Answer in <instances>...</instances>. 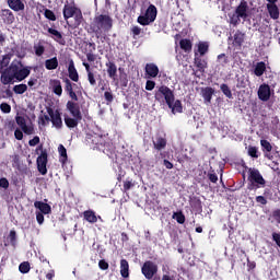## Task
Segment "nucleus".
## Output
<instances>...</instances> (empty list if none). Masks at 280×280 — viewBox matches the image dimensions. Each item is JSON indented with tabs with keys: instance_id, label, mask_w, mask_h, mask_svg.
Returning <instances> with one entry per match:
<instances>
[{
	"instance_id": "4468645a",
	"label": "nucleus",
	"mask_w": 280,
	"mask_h": 280,
	"mask_svg": "<svg viewBox=\"0 0 280 280\" xmlns=\"http://www.w3.org/2000/svg\"><path fill=\"white\" fill-rule=\"evenodd\" d=\"M153 148L158 152L165 150V148H167V138H165V136L158 135L155 140H153Z\"/></svg>"
},
{
	"instance_id": "09e8293b",
	"label": "nucleus",
	"mask_w": 280,
	"mask_h": 280,
	"mask_svg": "<svg viewBox=\"0 0 280 280\" xmlns=\"http://www.w3.org/2000/svg\"><path fill=\"white\" fill-rule=\"evenodd\" d=\"M0 187H2V189H8V187H10V182L8 180V178H0Z\"/></svg>"
},
{
	"instance_id": "f03ea898",
	"label": "nucleus",
	"mask_w": 280,
	"mask_h": 280,
	"mask_svg": "<svg viewBox=\"0 0 280 280\" xmlns=\"http://www.w3.org/2000/svg\"><path fill=\"white\" fill-rule=\"evenodd\" d=\"M247 180V189L249 191H257V189H262L266 187V179L264 178V175H261V172H259L257 168H248Z\"/></svg>"
},
{
	"instance_id": "412c9836",
	"label": "nucleus",
	"mask_w": 280,
	"mask_h": 280,
	"mask_svg": "<svg viewBox=\"0 0 280 280\" xmlns=\"http://www.w3.org/2000/svg\"><path fill=\"white\" fill-rule=\"evenodd\" d=\"M83 220L90 224H95V222H97V214H95L93 210H85L83 212Z\"/></svg>"
},
{
	"instance_id": "a19ab883",
	"label": "nucleus",
	"mask_w": 280,
	"mask_h": 280,
	"mask_svg": "<svg viewBox=\"0 0 280 280\" xmlns=\"http://www.w3.org/2000/svg\"><path fill=\"white\" fill-rule=\"evenodd\" d=\"M220 89H221L222 93L225 95V97H229V100H231V97H233V93L231 92V88H229V85L221 84Z\"/></svg>"
},
{
	"instance_id": "3c124183",
	"label": "nucleus",
	"mask_w": 280,
	"mask_h": 280,
	"mask_svg": "<svg viewBox=\"0 0 280 280\" xmlns=\"http://www.w3.org/2000/svg\"><path fill=\"white\" fill-rule=\"evenodd\" d=\"M156 86V83L154 81L148 80L145 83V90L147 91H154V88Z\"/></svg>"
},
{
	"instance_id": "7ed1b4c3",
	"label": "nucleus",
	"mask_w": 280,
	"mask_h": 280,
	"mask_svg": "<svg viewBox=\"0 0 280 280\" xmlns=\"http://www.w3.org/2000/svg\"><path fill=\"white\" fill-rule=\"evenodd\" d=\"M94 30L96 33L110 32L113 30V18L108 14H101L94 18Z\"/></svg>"
},
{
	"instance_id": "a211bd4d",
	"label": "nucleus",
	"mask_w": 280,
	"mask_h": 280,
	"mask_svg": "<svg viewBox=\"0 0 280 280\" xmlns=\"http://www.w3.org/2000/svg\"><path fill=\"white\" fill-rule=\"evenodd\" d=\"M49 86L55 95H62V83H60V80L58 79L50 80Z\"/></svg>"
},
{
	"instance_id": "bb28decb",
	"label": "nucleus",
	"mask_w": 280,
	"mask_h": 280,
	"mask_svg": "<svg viewBox=\"0 0 280 280\" xmlns=\"http://www.w3.org/2000/svg\"><path fill=\"white\" fill-rule=\"evenodd\" d=\"M213 93H215L213 88H205L201 90V95H202L206 104H209V102H211V97H213Z\"/></svg>"
},
{
	"instance_id": "c756f323",
	"label": "nucleus",
	"mask_w": 280,
	"mask_h": 280,
	"mask_svg": "<svg viewBox=\"0 0 280 280\" xmlns=\"http://www.w3.org/2000/svg\"><path fill=\"white\" fill-rule=\"evenodd\" d=\"M45 67L48 71H54V69H58V58L54 57V58L47 59L45 61Z\"/></svg>"
},
{
	"instance_id": "dca6fc26",
	"label": "nucleus",
	"mask_w": 280,
	"mask_h": 280,
	"mask_svg": "<svg viewBox=\"0 0 280 280\" xmlns=\"http://www.w3.org/2000/svg\"><path fill=\"white\" fill-rule=\"evenodd\" d=\"M144 71L147 78H156V75H159V66L155 63H147Z\"/></svg>"
},
{
	"instance_id": "de8ad7c7",
	"label": "nucleus",
	"mask_w": 280,
	"mask_h": 280,
	"mask_svg": "<svg viewBox=\"0 0 280 280\" xmlns=\"http://www.w3.org/2000/svg\"><path fill=\"white\" fill-rule=\"evenodd\" d=\"M44 14L49 21H56V14H54L51 10L46 9Z\"/></svg>"
},
{
	"instance_id": "13d9d810",
	"label": "nucleus",
	"mask_w": 280,
	"mask_h": 280,
	"mask_svg": "<svg viewBox=\"0 0 280 280\" xmlns=\"http://www.w3.org/2000/svg\"><path fill=\"white\" fill-rule=\"evenodd\" d=\"M88 80H89V82H90V84H91L92 86H95L96 81H95V75L93 74V72H89V73H88Z\"/></svg>"
},
{
	"instance_id": "a18cd8bd",
	"label": "nucleus",
	"mask_w": 280,
	"mask_h": 280,
	"mask_svg": "<svg viewBox=\"0 0 280 280\" xmlns=\"http://www.w3.org/2000/svg\"><path fill=\"white\" fill-rule=\"evenodd\" d=\"M208 178L210 183H213V184L218 183V174H215L214 171L208 173Z\"/></svg>"
},
{
	"instance_id": "9b49d317",
	"label": "nucleus",
	"mask_w": 280,
	"mask_h": 280,
	"mask_svg": "<svg viewBox=\"0 0 280 280\" xmlns=\"http://www.w3.org/2000/svg\"><path fill=\"white\" fill-rule=\"evenodd\" d=\"M47 113L50 117V121L57 130H60L62 128V117L60 116L59 110H54L51 107H47Z\"/></svg>"
},
{
	"instance_id": "20e7f679",
	"label": "nucleus",
	"mask_w": 280,
	"mask_h": 280,
	"mask_svg": "<svg viewBox=\"0 0 280 280\" xmlns=\"http://www.w3.org/2000/svg\"><path fill=\"white\" fill-rule=\"evenodd\" d=\"M155 98L165 100L167 106H180V101H175L174 91L166 85H161L155 92Z\"/></svg>"
},
{
	"instance_id": "680f3d73",
	"label": "nucleus",
	"mask_w": 280,
	"mask_h": 280,
	"mask_svg": "<svg viewBox=\"0 0 280 280\" xmlns=\"http://www.w3.org/2000/svg\"><path fill=\"white\" fill-rule=\"evenodd\" d=\"M172 114L176 115V113H183V106H170Z\"/></svg>"
},
{
	"instance_id": "39448f33",
	"label": "nucleus",
	"mask_w": 280,
	"mask_h": 280,
	"mask_svg": "<svg viewBox=\"0 0 280 280\" xmlns=\"http://www.w3.org/2000/svg\"><path fill=\"white\" fill-rule=\"evenodd\" d=\"M245 19H248V3L242 1L240 5L235 9V12L230 15V23L232 25H240V22Z\"/></svg>"
},
{
	"instance_id": "b1692460",
	"label": "nucleus",
	"mask_w": 280,
	"mask_h": 280,
	"mask_svg": "<svg viewBox=\"0 0 280 280\" xmlns=\"http://www.w3.org/2000/svg\"><path fill=\"white\" fill-rule=\"evenodd\" d=\"M190 207L197 213H202V201L198 197L190 198Z\"/></svg>"
},
{
	"instance_id": "052dcab7",
	"label": "nucleus",
	"mask_w": 280,
	"mask_h": 280,
	"mask_svg": "<svg viewBox=\"0 0 280 280\" xmlns=\"http://www.w3.org/2000/svg\"><path fill=\"white\" fill-rule=\"evenodd\" d=\"M98 267L101 270H108V264L104 259L98 261Z\"/></svg>"
},
{
	"instance_id": "6e6552de",
	"label": "nucleus",
	"mask_w": 280,
	"mask_h": 280,
	"mask_svg": "<svg viewBox=\"0 0 280 280\" xmlns=\"http://www.w3.org/2000/svg\"><path fill=\"white\" fill-rule=\"evenodd\" d=\"M156 21V7L154 4L149 5L144 15L138 16V23L140 25H150V23H154Z\"/></svg>"
},
{
	"instance_id": "0e129e2a",
	"label": "nucleus",
	"mask_w": 280,
	"mask_h": 280,
	"mask_svg": "<svg viewBox=\"0 0 280 280\" xmlns=\"http://www.w3.org/2000/svg\"><path fill=\"white\" fill-rule=\"evenodd\" d=\"M104 97H105L106 102H113V100H114V97H113V92L106 91V92L104 93Z\"/></svg>"
},
{
	"instance_id": "4c0bfd02",
	"label": "nucleus",
	"mask_w": 280,
	"mask_h": 280,
	"mask_svg": "<svg viewBox=\"0 0 280 280\" xmlns=\"http://www.w3.org/2000/svg\"><path fill=\"white\" fill-rule=\"evenodd\" d=\"M33 49L35 51V56L40 57L43 54H45V46L40 43L35 44Z\"/></svg>"
},
{
	"instance_id": "aec40b11",
	"label": "nucleus",
	"mask_w": 280,
	"mask_h": 280,
	"mask_svg": "<svg viewBox=\"0 0 280 280\" xmlns=\"http://www.w3.org/2000/svg\"><path fill=\"white\" fill-rule=\"evenodd\" d=\"M8 5L14 12H21V10H25V4L21 0H8Z\"/></svg>"
},
{
	"instance_id": "f257e3e1",
	"label": "nucleus",
	"mask_w": 280,
	"mask_h": 280,
	"mask_svg": "<svg viewBox=\"0 0 280 280\" xmlns=\"http://www.w3.org/2000/svg\"><path fill=\"white\" fill-rule=\"evenodd\" d=\"M68 110L70 113V116L68 114L63 115V121L67 126V128L73 129L78 128V125L86 115H89V109L83 106H68Z\"/></svg>"
},
{
	"instance_id": "8fccbe9b",
	"label": "nucleus",
	"mask_w": 280,
	"mask_h": 280,
	"mask_svg": "<svg viewBox=\"0 0 280 280\" xmlns=\"http://www.w3.org/2000/svg\"><path fill=\"white\" fill-rule=\"evenodd\" d=\"M218 62L220 65H226V62H229V59L226 58L225 54H221L218 56Z\"/></svg>"
},
{
	"instance_id": "e433bc0d",
	"label": "nucleus",
	"mask_w": 280,
	"mask_h": 280,
	"mask_svg": "<svg viewBox=\"0 0 280 280\" xmlns=\"http://www.w3.org/2000/svg\"><path fill=\"white\" fill-rule=\"evenodd\" d=\"M48 33L51 34L54 40H56L57 43H60V40H62V34L58 32V30L48 28Z\"/></svg>"
},
{
	"instance_id": "1a4fd4ad",
	"label": "nucleus",
	"mask_w": 280,
	"mask_h": 280,
	"mask_svg": "<svg viewBox=\"0 0 280 280\" xmlns=\"http://www.w3.org/2000/svg\"><path fill=\"white\" fill-rule=\"evenodd\" d=\"M11 67L13 68L15 80H18L19 82H23V80H25V78H27L31 73L28 68L23 67V63H21V61H13L11 63Z\"/></svg>"
},
{
	"instance_id": "c9c22d12",
	"label": "nucleus",
	"mask_w": 280,
	"mask_h": 280,
	"mask_svg": "<svg viewBox=\"0 0 280 280\" xmlns=\"http://www.w3.org/2000/svg\"><path fill=\"white\" fill-rule=\"evenodd\" d=\"M31 269L32 267L30 266L28 261H23L19 266V270L22 275H27V272H30Z\"/></svg>"
},
{
	"instance_id": "ddd939ff",
	"label": "nucleus",
	"mask_w": 280,
	"mask_h": 280,
	"mask_svg": "<svg viewBox=\"0 0 280 280\" xmlns=\"http://www.w3.org/2000/svg\"><path fill=\"white\" fill-rule=\"evenodd\" d=\"M2 84H11L15 79L14 77V68L12 67V63L9 68H7L2 73L0 78Z\"/></svg>"
},
{
	"instance_id": "2f4dec72",
	"label": "nucleus",
	"mask_w": 280,
	"mask_h": 280,
	"mask_svg": "<svg viewBox=\"0 0 280 280\" xmlns=\"http://www.w3.org/2000/svg\"><path fill=\"white\" fill-rule=\"evenodd\" d=\"M179 46H180V49H183L186 52H189L191 51L192 44H191V40L189 39H182L179 42Z\"/></svg>"
},
{
	"instance_id": "473e14b6",
	"label": "nucleus",
	"mask_w": 280,
	"mask_h": 280,
	"mask_svg": "<svg viewBox=\"0 0 280 280\" xmlns=\"http://www.w3.org/2000/svg\"><path fill=\"white\" fill-rule=\"evenodd\" d=\"M3 16H4V23L8 25H12L14 23V14L10 10L3 11Z\"/></svg>"
},
{
	"instance_id": "bf43d9fd",
	"label": "nucleus",
	"mask_w": 280,
	"mask_h": 280,
	"mask_svg": "<svg viewBox=\"0 0 280 280\" xmlns=\"http://www.w3.org/2000/svg\"><path fill=\"white\" fill-rule=\"evenodd\" d=\"M12 164L13 165H21V156L19 154L12 155Z\"/></svg>"
},
{
	"instance_id": "69168bd1",
	"label": "nucleus",
	"mask_w": 280,
	"mask_h": 280,
	"mask_svg": "<svg viewBox=\"0 0 280 280\" xmlns=\"http://www.w3.org/2000/svg\"><path fill=\"white\" fill-rule=\"evenodd\" d=\"M163 165H164V167H166V170H174V164L172 162H170L168 160H164Z\"/></svg>"
},
{
	"instance_id": "c85d7f7f",
	"label": "nucleus",
	"mask_w": 280,
	"mask_h": 280,
	"mask_svg": "<svg viewBox=\"0 0 280 280\" xmlns=\"http://www.w3.org/2000/svg\"><path fill=\"white\" fill-rule=\"evenodd\" d=\"M269 15L277 21L279 19V7L277 4H267Z\"/></svg>"
},
{
	"instance_id": "f704fd0d",
	"label": "nucleus",
	"mask_w": 280,
	"mask_h": 280,
	"mask_svg": "<svg viewBox=\"0 0 280 280\" xmlns=\"http://www.w3.org/2000/svg\"><path fill=\"white\" fill-rule=\"evenodd\" d=\"M172 218L173 220H176L177 224H183L185 222V214L183 211L174 212Z\"/></svg>"
},
{
	"instance_id": "79ce46f5",
	"label": "nucleus",
	"mask_w": 280,
	"mask_h": 280,
	"mask_svg": "<svg viewBox=\"0 0 280 280\" xmlns=\"http://www.w3.org/2000/svg\"><path fill=\"white\" fill-rule=\"evenodd\" d=\"M13 91L18 95H23V93H25V91H27V86L25 84H19V85L14 86Z\"/></svg>"
},
{
	"instance_id": "9d476101",
	"label": "nucleus",
	"mask_w": 280,
	"mask_h": 280,
	"mask_svg": "<svg viewBox=\"0 0 280 280\" xmlns=\"http://www.w3.org/2000/svg\"><path fill=\"white\" fill-rule=\"evenodd\" d=\"M37 163V171L42 176L47 175V163H48V155L47 150H42L40 155L36 160Z\"/></svg>"
},
{
	"instance_id": "6ab92c4d",
	"label": "nucleus",
	"mask_w": 280,
	"mask_h": 280,
	"mask_svg": "<svg viewBox=\"0 0 280 280\" xmlns=\"http://www.w3.org/2000/svg\"><path fill=\"white\" fill-rule=\"evenodd\" d=\"M120 275L122 279H128V277H130V265L126 259L120 260Z\"/></svg>"
},
{
	"instance_id": "e2e57ef3",
	"label": "nucleus",
	"mask_w": 280,
	"mask_h": 280,
	"mask_svg": "<svg viewBox=\"0 0 280 280\" xmlns=\"http://www.w3.org/2000/svg\"><path fill=\"white\" fill-rule=\"evenodd\" d=\"M256 202H258L259 205H268V200L264 196H257Z\"/></svg>"
},
{
	"instance_id": "49530a36",
	"label": "nucleus",
	"mask_w": 280,
	"mask_h": 280,
	"mask_svg": "<svg viewBox=\"0 0 280 280\" xmlns=\"http://www.w3.org/2000/svg\"><path fill=\"white\" fill-rule=\"evenodd\" d=\"M40 143V138L38 136H35L33 139L28 141V145L31 148H34L35 145H38Z\"/></svg>"
},
{
	"instance_id": "cd10ccee",
	"label": "nucleus",
	"mask_w": 280,
	"mask_h": 280,
	"mask_svg": "<svg viewBox=\"0 0 280 280\" xmlns=\"http://www.w3.org/2000/svg\"><path fill=\"white\" fill-rule=\"evenodd\" d=\"M58 152H59V162L61 165H65V163H67V161H69V156L67 155V148H65L63 144H59L58 147Z\"/></svg>"
},
{
	"instance_id": "5fc2aeb1",
	"label": "nucleus",
	"mask_w": 280,
	"mask_h": 280,
	"mask_svg": "<svg viewBox=\"0 0 280 280\" xmlns=\"http://www.w3.org/2000/svg\"><path fill=\"white\" fill-rule=\"evenodd\" d=\"M272 218L278 224H280V209H276L272 211Z\"/></svg>"
},
{
	"instance_id": "2eb2a0df",
	"label": "nucleus",
	"mask_w": 280,
	"mask_h": 280,
	"mask_svg": "<svg viewBox=\"0 0 280 280\" xmlns=\"http://www.w3.org/2000/svg\"><path fill=\"white\" fill-rule=\"evenodd\" d=\"M258 97L262 102H268L270 100V85L261 84L258 89Z\"/></svg>"
},
{
	"instance_id": "393cba45",
	"label": "nucleus",
	"mask_w": 280,
	"mask_h": 280,
	"mask_svg": "<svg viewBox=\"0 0 280 280\" xmlns=\"http://www.w3.org/2000/svg\"><path fill=\"white\" fill-rule=\"evenodd\" d=\"M246 38V34L237 31L235 34H234V40H233V45L234 47H242V45H244V40Z\"/></svg>"
},
{
	"instance_id": "6e6d98bb",
	"label": "nucleus",
	"mask_w": 280,
	"mask_h": 280,
	"mask_svg": "<svg viewBox=\"0 0 280 280\" xmlns=\"http://www.w3.org/2000/svg\"><path fill=\"white\" fill-rule=\"evenodd\" d=\"M36 221L38 224H43V222H45V215L43 212H36Z\"/></svg>"
},
{
	"instance_id": "37998d69",
	"label": "nucleus",
	"mask_w": 280,
	"mask_h": 280,
	"mask_svg": "<svg viewBox=\"0 0 280 280\" xmlns=\"http://www.w3.org/2000/svg\"><path fill=\"white\" fill-rule=\"evenodd\" d=\"M260 145L266 150V152H272V144H270L268 140H261Z\"/></svg>"
},
{
	"instance_id": "c03bdc74",
	"label": "nucleus",
	"mask_w": 280,
	"mask_h": 280,
	"mask_svg": "<svg viewBox=\"0 0 280 280\" xmlns=\"http://www.w3.org/2000/svg\"><path fill=\"white\" fill-rule=\"evenodd\" d=\"M132 187H135V183H132L131 180H126L124 182L122 191H130Z\"/></svg>"
},
{
	"instance_id": "ea45409f",
	"label": "nucleus",
	"mask_w": 280,
	"mask_h": 280,
	"mask_svg": "<svg viewBox=\"0 0 280 280\" xmlns=\"http://www.w3.org/2000/svg\"><path fill=\"white\" fill-rule=\"evenodd\" d=\"M248 156H252V159H259V151L257 147H248Z\"/></svg>"
},
{
	"instance_id": "f3484780",
	"label": "nucleus",
	"mask_w": 280,
	"mask_h": 280,
	"mask_svg": "<svg viewBox=\"0 0 280 280\" xmlns=\"http://www.w3.org/2000/svg\"><path fill=\"white\" fill-rule=\"evenodd\" d=\"M35 209H39L40 213L44 215H49L51 213V206L49 203H45L43 201H35L34 202Z\"/></svg>"
},
{
	"instance_id": "0eeeda50",
	"label": "nucleus",
	"mask_w": 280,
	"mask_h": 280,
	"mask_svg": "<svg viewBox=\"0 0 280 280\" xmlns=\"http://www.w3.org/2000/svg\"><path fill=\"white\" fill-rule=\"evenodd\" d=\"M141 272L144 279L152 280L154 276L159 272V265L152 260H147L141 267Z\"/></svg>"
},
{
	"instance_id": "4be33fe9",
	"label": "nucleus",
	"mask_w": 280,
	"mask_h": 280,
	"mask_svg": "<svg viewBox=\"0 0 280 280\" xmlns=\"http://www.w3.org/2000/svg\"><path fill=\"white\" fill-rule=\"evenodd\" d=\"M68 73L70 80H72L73 82H78V80H80V75L78 74V70L75 69V65L73 63V61H70L69 63Z\"/></svg>"
},
{
	"instance_id": "774afa93",
	"label": "nucleus",
	"mask_w": 280,
	"mask_h": 280,
	"mask_svg": "<svg viewBox=\"0 0 280 280\" xmlns=\"http://www.w3.org/2000/svg\"><path fill=\"white\" fill-rule=\"evenodd\" d=\"M0 108H1L2 113H5V114L11 113V110H12L11 106H0Z\"/></svg>"
},
{
	"instance_id": "423d86ee",
	"label": "nucleus",
	"mask_w": 280,
	"mask_h": 280,
	"mask_svg": "<svg viewBox=\"0 0 280 280\" xmlns=\"http://www.w3.org/2000/svg\"><path fill=\"white\" fill-rule=\"evenodd\" d=\"M77 21L78 25H80V23H82V10L78 9V7H75V4H69L66 3L63 7V18L65 21H69V19H73Z\"/></svg>"
},
{
	"instance_id": "58836bf2",
	"label": "nucleus",
	"mask_w": 280,
	"mask_h": 280,
	"mask_svg": "<svg viewBox=\"0 0 280 280\" xmlns=\"http://www.w3.org/2000/svg\"><path fill=\"white\" fill-rule=\"evenodd\" d=\"M198 51H199L200 56H205V54H207V51H209V44H207L205 42H200L198 44Z\"/></svg>"
},
{
	"instance_id": "864d4df0",
	"label": "nucleus",
	"mask_w": 280,
	"mask_h": 280,
	"mask_svg": "<svg viewBox=\"0 0 280 280\" xmlns=\"http://www.w3.org/2000/svg\"><path fill=\"white\" fill-rule=\"evenodd\" d=\"M14 137L18 141H23V129H15Z\"/></svg>"
},
{
	"instance_id": "4d7b16f0",
	"label": "nucleus",
	"mask_w": 280,
	"mask_h": 280,
	"mask_svg": "<svg viewBox=\"0 0 280 280\" xmlns=\"http://www.w3.org/2000/svg\"><path fill=\"white\" fill-rule=\"evenodd\" d=\"M272 240L277 244V246L280 248V233L273 232Z\"/></svg>"
},
{
	"instance_id": "72a5a7b5",
	"label": "nucleus",
	"mask_w": 280,
	"mask_h": 280,
	"mask_svg": "<svg viewBox=\"0 0 280 280\" xmlns=\"http://www.w3.org/2000/svg\"><path fill=\"white\" fill-rule=\"evenodd\" d=\"M195 65L199 71H205V69H207V61L199 57H195Z\"/></svg>"
},
{
	"instance_id": "a878e982",
	"label": "nucleus",
	"mask_w": 280,
	"mask_h": 280,
	"mask_svg": "<svg viewBox=\"0 0 280 280\" xmlns=\"http://www.w3.org/2000/svg\"><path fill=\"white\" fill-rule=\"evenodd\" d=\"M264 73H266V62L264 61L257 62L254 66V75H257V78H261Z\"/></svg>"
},
{
	"instance_id": "f8f14e48",
	"label": "nucleus",
	"mask_w": 280,
	"mask_h": 280,
	"mask_svg": "<svg viewBox=\"0 0 280 280\" xmlns=\"http://www.w3.org/2000/svg\"><path fill=\"white\" fill-rule=\"evenodd\" d=\"M15 121L24 135H34V125H27V120L23 116H16Z\"/></svg>"
},
{
	"instance_id": "7c9ffc66",
	"label": "nucleus",
	"mask_w": 280,
	"mask_h": 280,
	"mask_svg": "<svg viewBox=\"0 0 280 280\" xmlns=\"http://www.w3.org/2000/svg\"><path fill=\"white\" fill-rule=\"evenodd\" d=\"M85 141L90 148H95L100 143V138L93 135H88Z\"/></svg>"
},
{
	"instance_id": "5701e85b",
	"label": "nucleus",
	"mask_w": 280,
	"mask_h": 280,
	"mask_svg": "<svg viewBox=\"0 0 280 280\" xmlns=\"http://www.w3.org/2000/svg\"><path fill=\"white\" fill-rule=\"evenodd\" d=\"M106 67H107L108 77L112 80H117V65H115V62L108 61L106 63Z\"/></svg>"
},
{
	"instance_id": "338daca9",
	"label": "nucleus",
	"mask_w": 280,
	"mask_h": 280,
	"mask_svg": "<svg viewBox=\"0 0 280 280\" xmlns=\"http://www.w3.org/2000/svg\"><path fill=\"white\" fill-rule=\"evenodd\" d=\"M131 32H132L133 36H139V34H141V27H139V26H133V27L131 28Z\"/></svg>"
},
{
	"instance_id": "603ef678",
	"label": "nucleus",
	"mask_w": 280,
	"mask_h": 280,
	"mask_svg": "<svg viewBox=\"0 0 280 280\" xmlns=\"http://www.w3.org/2000/svg\"><path fill=\"white\" fill-rule=\"evenodd\" d=\"M9 240L11 244H16V231L11 230L9 234Z\"/></svg>"
}]
</instances>
